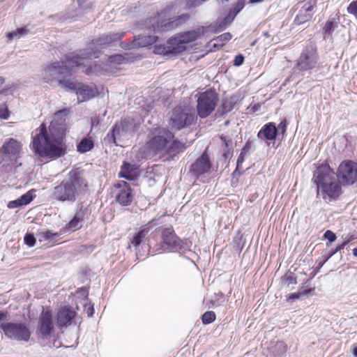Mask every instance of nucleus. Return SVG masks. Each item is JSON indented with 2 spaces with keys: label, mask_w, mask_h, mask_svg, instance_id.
<instances>
[{
  "label": "nucleus",
  "mask_w": 357,
  "mask_h": 357,
  "mask_svg": "<svg viewBox=\"0 0 357 357\" xmlns=\"http://www.w3.org/2000/svg\"><path fill=\"white\" fill-rule=\"evenodd\" d=\"M161 238V242L154 247L155 252H178L183 248V241L177 236L172 227L162 230Z\"/></svg>",
  "instance_id": "8"
},
{
  "label": "nucleus",
  "mask_w": 357,
  "mask_h": 357,
  "mask_svg": "<svg viewBox=\"0 0 357 357\" xmlns=\"http://www.w3.org/2000/svg\"><path fill=\"white\" fill-rule=\"evenodd\" d=\"M314 289L312 288L303 289V287H301L299 289L301 295H305V296H308V295L311 294L314 291Z\"/></svg>",
  "instance_id": "46"
},
{
  "label": "nucleus",
  "mask_w": 357,
  "mask_h": 357,
  "mask_svg": "<svg viewBox=\"0 0 357 357\" xmlns=\"http://www.w3.org/2000/svg\"><path fill=\"white\" fill-rule=\"evenodd\" d=\"M150 231V227L147 225H143L140 230L136 233L132 240V243L135 247L139 245L145 238L146 235Z\"/></svg>",
  "instance_id": "30"
},
{
  "label": "nucleus",
  "mask_w": 357,
  "mask_h": 357,
  "mask_svg": "<svg viewBox=\"0 0 357 357\" xmlns=\"http://www.w3.org/2000/svg\"><path fill=\"white\" fill-rule=\"evenodd\" d=\"M337 252H335V250H333V252H331V254L330 255V256L328 257H331V256H333V255H335Z\"/></svg>",
  "instance_id": "56"
},
{
  "label": "nucleus",
  "mask_w": 357,
  "mask_h": 357,
  "mask_svg": "<svg viewBox=\"0 0 357 357\" xmlns=\"http://www.w3.org/2000/svg\"><path fill=\"white\" fill-rule=\"evenodd\" d=\"M188 19V16L187 15H182L178 17L165 20L162 14H159L158 16L151 18L149 24L155 32H162L174 29Z\"/></svg>",
  "instance_id": "10"
},
{
  "label": "nucleus",
  "mask_w": 357,
  "mask_h": 357,
  "mask_svg": "<svg viewBox=\"0 0 357 357\" xmlns=\"http://www.w3.org/2000/svg\"><path fill=\"white\" fill-rule=\"evenodd\" d=\"M235 17L232 15L231 12H230L227 17H225L223 20H218L217 21V30L216 31H222L227 28L228 25H229Z\"/></svg>",
  "instance_id": "33"
},
{
  "label": "nucleus",
  "mask_w": 357,
  "mask_h": 357,
  "mask_svg": "<svg viewBox=\"0 0 357 357\" xmlns=\"http://www.w3.org/2000/svg\"><path fill=\"white\" fill-rule=\"evenodd\" d=\"M93 308L91 307V308H89L88 309V311H87V313H88V315L90 317V316H92L93 314Z\"/></svg>",
  "instance_id": "54"
},
{
  "label": "nucleus",
  "mask_w": 357,
  "mask_h": 357,
  "mask_svg": "<svg viewBox=\"0 0 357 357\" xmlns=\"http://www.w3.org/2000/svg\"><path fill=\"white\" fill-rule=\"evenodd\" d=\"M6 317V314L2 312H0V321Z\"/></svg>",
  "instance_id": "53"
},
{
  "label": "nucleus",
  "mask_w": 357,
  "mask_h": 357,
  "mask_svg": "<svg viewBox=\"0 0 357 357\" xmlns=\"http://www.w3.org/2000/svg\"><path fill=\"white\" fill-rule=\"evenodd\" d=\"M195 120L194 109L188 104H179L172 110L169 126L172 129L179 130L192 125Z\"/></svg>",
  "instance_id": "6"
},
{
  "label": "nucleus",
  "mask_w": 357,
  "mask_h": 357,
  "mask_svg": "<svg viewBox=\"0 0 357 357\" xmlns=\"http://www.w3.org/2000/svg\"><path fill=\"white\" fill-rule=\"evenodd\" d=\"M186 48L185 45L182 42L178 35L168 40L167 47L163 48L160 53L164 54H177L183 52Z\"/></svg>",
  "instance_id": "21"
},
{
  "label": "nucleus",
  "mask_w": 357,
  "mask_h": 357,
  "mask_svg": "<svg viewBox=\"0 0 357 357\" xmlns=\"http://www.w3.org/2000/svg\"><path fill=\"white\" fill-rule=\"evenodd\" d=\"M317 60L316 47L313 45H307L298 60L297 67L300 70L312 69L316 66Z\"/></svg>",
  "instance_id": "14"
},
{
  "label": "nucleus",
  "mask_w": 357,
  "mask_h": 357,
  "mask_svg": "<svg viewBox=\"0 0 357 357\" xmlns=\"http://www.w3.org/2000/svg\"><path fill=\"white\" fill-rule=\"evenodd\" d=\"M123 36V32L107 33L101 34L93 40L86 50H89V51H91V50L93 51H96L95 49L97 47L105 45H109L113 42H116L120 40Z\"/></svg>",
  "instance_id": "17"
},
{
  "label": "nucleus",
  "mask_w": 357,
  "mask_h": 357,
  "mask_svg": "<svg viewBox=\"0 0 357 357\" xmlns=\"http://www.w3.org/2000/svg\"><path fill=\"white\" fill-rule=\"evenodd\" d=\"M264 0H249L250 3H259L262 2Z\"/></svg>",
  "instance_id": "52"
},
{
  "label": "nucleus",
  "mask_w": 357,
  "mask_h": 357,
  "mask_svg": "<svg viewBox=\"0 0 357 357\" xmlns=\"http://www.w3.org/2000/svg\"><path fill=\"white\" fill-rule=\"evenodd\" d=\"M24 241L26 245L33 247L36 244V238L31 234H26L24 236Z\"/></svg>",
  "instance_id": "40"
},
{
  "label": "nucleus",
  "mask_w": 357,
  "mask_h": 357,
  "mask_svg": "<svg viewBox=\"0 0 357 357\" xmlns=\"http://www.w3.org/2000/svg\"><path fill=\"white\" fill-rule=\"evenodd\" d=\"M75 84L73 88H67L66 90L75 92L77 95L79 102H84L94 98L98 94V89L93 84H84L78 83L73 79Z\"/></svg>",
  "instance_id": "15"
},
{
  "label": "nucleus",
  "mask_w": 357,
  "mask_h": 357,
  "mask_svg": "<svg viewBox=\"0 0 357 357\" xmlns=\"http://www.w3.org/2000/svg\"><path fill=\"white\" fill-rule=\"evenodd\" d=\"M285 280L288 282V285L292 284H296V280L293 273L287 274L285 275Z\"/></svg>",
  "instance_id": "44"
},
{
  "label": "nucleus",
  "mask_w": 357,
  "mask_h": 357,
  "mask_svg": "<svg viewBox=\"0 0 357 357\" xmlns=\"http://www.w3.org/2000/svg\"><path fill=\"white\" fill-rule=\"evenodd\" d=\"M211 168V162L208 156L206 153H204L191 165L190 171L196 176H199L208 173Z\"/></svg>",
  "instance_id": "19"
},
{
  "label": "nucleus",
  "mask_w": 357,
  "mask_h": 357,
  "mask_svg": "<svg viewBox=\"0 0 357 357\" xmlns=\"http://www.w3.org/2000/svg\"><path fill=\"white\" fill-rule=\"evenodd\" d=\"M9 116V112L7 107L4 105L0 107V118L7 119Z\"/></svg>",
  "instance_id": "42"
},
{
  "label": "nucleus",
  "mask_w": 357,
  "mask_h": 357,
  "mask_svg": "<svg viewBox=\"0 0 357 357\" xmlns=\"http://www.w3.org/2000/svg\"><path fill=\"white\" fill-rule=\"evenodd\" d=\"M157 37L155 36L139 35L134 42L135 46L146 47L155 43Z\"/></svg>",
  "instance_id": "28"
},
{
  "label": "nucleus",
  "mask_w": 357,
  "mask_h": 357,
  "mask_svg": "<svg viewBox=\"0 0 357 357\" xmlns=\"http://www.w3.org/2000/svg\"><path fill=\"white\" fill-rule=\"evenodd\" d=\"M119 192L116 195V200L121 205H130L132 201V190L130 185L126 181H121L118 183Z\"/></svg>",
  "instance_id": "20"
},
{
  "label": "nucleus",
  "mask_w": 357,
  "mask_h": 357,
  "mask_svg": "<svg viewBox=\"0 0 357 357\" xmlns=\"http://www.w3.org/2000/svg\"><path fill=\"white\" fill-rule=\"evenodd\" d=\"M66 109L54 114V119L47 130L44 123L39 128V132L33 139L32 149L42 158L55 159L66 153L63 139L66 131V120L68 115Z\"/></svg>",
  "instance_id": "1"
},
{
  "label": "nucleus",
  "mask_w": 357,
  "mask_h": 357,
  "mask_svg": "<svg viewBox=\"0 0 357 357\" xmlns=\"http://www.w3.org/2000/svg\"><path fill=\"white\" fill-rule=\"evenodd\" d=\"M245 151H246V146H245L243 149L242 151L241 152V153L237 159V162H236L237 165H236V169L235 170V172L237 171V169L240 167V166L242 165V163L244 161Z\"/></svg>",
  "instance_id": "41"
},
{
  "label": "nucleus",
  "mask_w": 357,
  "mask_h": 357,
  "mask_svg": "<svg viewBox=\"0 0 357 357\" xmlns=\"http://www.w3.org/2000/svg\"><path fill=\"white\" fill-rule=\"evenodd\" d=\"M277 132L275 123H268L261 128L257 134V137L261 140H273L275 139Z\"/></svg>",
  "instance_id": "24"
},
{
  "label": "nucleus",
  "mask_w": 357,
  "mask_h": 357,
  "mask_svg": "<svg viewBox=\"0 0 357 357\" xmlns=\"http://www.w3.org/2000/svg\"><path fill=\"white\" fill-rule=\"evenodd\" d=\"M313 181L324 199H335L342 192L341 183L328 164H321L317 167Z\"/></svg>",
  "instance_id": "5"
},
{
  "label": "nucleus",
  "mask_w": 357,
  "mask_h": 357,
  "mask_svg": "<svg viewBox=\"0 0 357 357\" xmlns=\"http://www.w3.org/2000/svg\"><path fill=\"white\" fill-rule=\"evenodd\" d=\"M135 130L133 121L125 119L119 124H116L112 132H109L104 139L107 144L119 145V142H123L128 139Z\"/></svg>",
  "instance_id": "7"
},
{
  "label": "nucleus",
  "mask_w": 357,
  "mask_h": 357,
  "mask_svg": "<svg viewBox=\"0 0 357 357\" xmlns=\"http://www.w3.org/2000/svg\"><path fill=\"white\" fill-rule=\"evenodd\" d=\"M231 38V34L229 32H226L218 37L213 38L211 43H212L213 48L219 49L222 47L227 42L230 40Z\"/></svg>",
  "instance_id": "29"
},
{
  "label": "nucleus",
  "mask_w": 357,
  "mask_h": 357,
  "mask_svg": "<svg viewBox=\"0 0 357 357\" xmlns=\"http://www.w3.org/2000/svg\"><path fill=\"white\" fill-rule=\"evenodd\" d=\"M235 103V100L233 98H230L228 100H225L222 104V109L225 112H229L233 109L234 104Z\"/></svg>",
  "instance_id": "39"
},
{
  "label": "nucleus",
  "mask_w": 357,
  "mask_h": 357,
  "mask_svg": "<svg viewBox=\"0 0 357 357\" xmlns=\"http://www.w3.org/2000/svg\"><path fill=\"white\" fill-rule=\"evenodd\" d=\"M309 280L306 281L305 284H307L308 283Z\"/></svg>",
  "instance_id": "57"
},
{
  "label": "nucleus",
  "mask_w": 357,
  "mask_h": 357,
  "mask_svg": "<svg viewBox=\"0 0 357 357\" xmlns=\"http://www.w3.org/2000/svg\"><path fill=\"white\" fill-rule=\"evenodd\" d=\"M54 329L52 314L50 311H43L38 321L39 335L45 339L48 338Z\"/></svg>",
  "instance_id": "18"
},
{
  "label": "nucleus",
  "mask_w": 357,
  "mask_h": 357,
  "mask_svg": "<svg viewBox=\"0 0 357 357\" xmlns=\"http://www.w3.org/2000/svg\"><path fill=\"white\" fill-rule=\"evenodd\" d=\"M218 101V95L215 91L209 89L199 94L197 99V114L201 118H205L214 110Z\"/></svg>",
  "instance_id": "9"
},
{
  "label": "nucleus",
  "mask_w": 357,
  "mask_h": 357,
  "mask_svg": "<svg viewBox=\"0 0 357 357\" xmlns=\"http://www.w3.org/2000/svg\"><path fill=\"white\" fill-rule=\"evenodd\" d=\"M324 237L328 240L329 243H332L333 241H335L336 239V236L335 234L331 231V230H327L325 233H324Z\"/></svg>",
  "instance_id": "43"
},
{
  "label": "nucleus",
  "mask_w": 357,
  "mask_h": 357,
  "mask_svg": "<svg viewBox=\"0 0 357 357\" xmlns=\"http://www.w3.org/2000/svg\"><path fill=\"white\" fill-rule=\"evenodd\" d=\"M220 139L222 141V144L225 146V149L227 150H224L223 155L225 158L227 157V153L229 152V149L231 148L232 142L231 139L225 135H222L220 137Z\"/></svg>",
  "instance_id": "35"
},
{
  "label": "nucleus",
  "mask_w": 357,
  "mask_h": 357,
  "mask_svg": "<svg viewBox=\"0 0 357 357\" xmlns=\"http://www.w3.org/2000/svg\"><path fill=\"white\" fill-rule=\"evenodd\" d=\"M353 354L355 357H357V347H354L353 349Z\"/></svg>",
  "instance_id": "55"
},
{
  "label": "nucleus",
  "mask_w": 357,
  "mask_h": 357,
  "mask_svg": "<svg viewBox=\"0 0 357 357\" xmlns=\"http://www.w3.org/2000/svg\"><path fill=\"white\" fill-rule=\"evenodd\" d=\"M202 322L204 324H208L212 323L215 319V314L213 311L206 312L202 317Z\"/></svg>",
  "instance_id": "36"
},
{
  "label": "nucleus",
  "mask_w": 357,
  "mask_h": 357,
  "mask_svg": "<svg viewBox=\"0 0 357 357\" xmlns=\"http://www.w3.org/2000/svg\"><path fill=\"white\" fill-rule=\"evenodd\" d=\"M126 59L121 54H114L108 58V62L111 64L123 63Z\"/></svg>",
  "instance_id": "37"
},
{
  "label": "nucleus",
  "mask_w": 357,
  "mask_h": 357,
  "mask_svg": "<svg viewBox=\"0 0 357 357\" xmlns=\"http://www.w3.org/2000/svg\"><path fill=\"white\" fill-rule=\"evenodd\" d=\"M29 30L25 28H19L15 31L8 33L7 36L10 40H12L15 38H20L22 36H26Z\"/></svg>",
  "instance_id": "34"
},
{
  "label": "nucleus",
  "mask_w": 357,
  "mask_h": 357,
  "mask_svg": "<svg viewBox=\"0 0 357 357\" xmlns=\"http://www.w3.org/2000/svg\"><path fill=\"white\" fill-rule=\"evenodd\" d=\"M337 179L342 185H352L357 181V163L351 160L342 161L337 169Z\"/></svg>",
  "instance_id": "12"
},
{
  "label": "nucleus",
  "mask_w": 357,
  "mask_h": 357,
  "mask_svg": "<svg viewBox=\"0 0 357 357\" xmlns=\"http://www.w3.org/2000/svg\"><path fill=\"white\" fill-rule=\"evenodd\" d=\"M347 243V241H344L342 244L338 245L335 248V252H338V251L343 250Z\"/></svg>",
  "instance_id": "51"
},
{
  "label": "nucleus",
  "mask_w": 357,
  "mask_h": 357,
  "mask_svg": "<svg viewBox=\"0 0 357 357\" xmlns=\"http://www.w3.org/2000/svg\"><path fill=\"white\" fill-rule=\"evenodd\" d=\"M0 328L5 335L12 340L27 342L31 335L29 328L23 324L2 323Z\"/></svg>",
  "instance_id": "11"
},
{
  "label": "nucleus",
  "mask_w": 357,
  "mask_h": 357,
  "mask_svg": "<svg viewBox=\"0 0 357 357\" xmlns=\"http://www.w3.org/2000/svg\"><path fill=\"white\" fill-rule=\"evenodd\" d=\"M81 51H85L86 53L91 52L92 54L86 56H79L77 60H79L81 63H84V64L81 66H75V67H79L82 68V71L88 75H103L107 69L105 68L102 65L93 63L90 60L92 57H98V51H89V50H82Z\"/></svg>",
  "instance_id": "13"
},
{
  "label": "nucleus",
  "mask_w": 357,
  "mask_h": 357,
  "mask_svg": "<svg viewBox=\"0 0 357 357\" xmlns=\"http://www.w3.org/2000/svg\"><path fill=\"white\" fill-rule=\"evenodd\" d=\"M100 123V118L99 116H93L91 118V126L95 127L97 126Z\"/></svg>",
  "instance_id": "49"
},
{
  "label": "nucleus",
  "mask_w": 357,
  "mask_h": 357,
  "mask_svg": "<svg viewBox=\"0 0 357 357\" xmlns=\"http://www.w3.org/2000/svg\"><path fill=\"white\" fill-rule=\"evenodd\" d=\"M91 54V52L86 53L85 51H78L67 54L64 61L54 62L45 68L43 73V79L51 85L57 84L66 89L75 87L71 78L70 69L75 66L84 64L77 60L79 56L85 55L89 56Z\"/></svg>",
  "instance_id": "2"
},
{
  "label": "nucleus",
  "mask_w": 357,
  "mask_h": 357,
  "mask_svg": "<svg viewBox=\"0 0 357 357\" xmlns=\"http://www.w3.org/2000/svg\"><path fill=\"white\" fill-rule=\"evenodd\" d=\"M300 291H298V292L297 293L290 294L288 296V299L294 301L296 299H298L300 298Z\"/></svg>",
  "instance_id": "48"
},
{
  "label": "nucleus",
  "mask_w": 357,
  "mask_h": 357,
  "mask_svg": "<svg viewBox=\"0 0 357 357\" xmlns=\"http://www.w3.org/2000/svg\"><path fill=\"white\" fill-rule=\"evenodd\" d=\"M93 142L91 139L84 138L77 145V151L80 153H86L93 148Z\"/></svg>",
  "instance_id": "32"
},
{
  "label": "nucleus",
  "mask_w": 357,
  "mask_h": 357,
  "mask_svg": "<svg viewBox=\"0 0 357 357\" xmlns=\"http://www.w3.org/2000/svg\"><path fill=\"white\" fill-rule=\"evenodd\" d=\"M33 193L31 191H29L26 193L22 195L20 198L10 201L8 204L9 208H15L20 206H25L29 204L33 200Z\"/></svg>",
  "instance_id": "26"
},
{
  "label": "nucleus",
  "mask_w": 357,
  "mask_h": 357,
  "mask_svg": "<svg viewBox=\"0 0 357 357\" xmlns=\"http://www.w3.org/2000/svg\"><path fill=\"white\" fill-rule=\"evenodd\" d=\"M199 33H200L199 30H192L177 35L181 39L182 42H183L184 44L186 45V44L197 40V38L199 36Z\"/></svg>",
  "instance_id": "31"
},
{
  "label": "nucleus",
  "mask_w": 357,
  "mask_h": 357,
  "mask_svg": "<svg viewBox=\"0 0 357 357\" xmlns=\"http://www.w3.org/2000/svg\"><path fill=\"white\" fill-rule=\"evenodd\" d=\"M286 128H287V125H286V123L285 121H282L280 122V123L278 125L277 130L278 131H281L282 133H284L285 131H286Z\"/></svg>",
  "instance_id": "47"
},
{
  "label": "nucleus",
  "mask_w": 357,
  "mask_h": 357,
  "mask_svg": "<svg viewBox=\"0 0 357 357\" xmlns=\"http://www.w3.org/2000/svg\"><path fill=\"white\" fill-rule=\"evenodd\" d=\"M185 149V144L174 139V135L165 129L155 130V135L146 143L142 150L145 158H151L155 155H176Z\"/></svg>",
  "instance_id": "3"
},
{
  "label": "nucleus",
  "mask_w": 357,
  "mask_h": 357,
  "mask_svg": "<svg viewBox=\"0 0 357 357\" xmlns=\"http://www.w3.org/2000/svg\"><path fill=\"white\" fill-rule=\"evenodd\" d=\"M333 22H328L324 26L325 32L329 33L331 32V30L333 29Z\"/></svg>",
  "instance_id": "50"
},
{
  "label": "nucleus",
  "mask_w": 357,
  "mask_h": 357,
  "mask_svg": "<svg viewBox=\"0 0 357 357\" xmlns=\"http://www.w3.org/2000/svg\"><path fill=\"white\" fill-rule=\"evenodd\" d=\"M244 61V57L241 54L237 55L234 60V64L236 66H241Z\"/></svg>",
  "instance_id": "45"
},
{
  "label": "nucleus",
  "mask_w": 357,
  "mask_h": 357,
  "mask_svg": "<svg viewBox=\"0 0 357 357\" xmlns=\"http://www.w3.org/2000/svg\"><path fill=\"white\" fill-rule=\"evenodd\" d=\"M75 316V312L68 306H65L58 312L56 324L59 328L67 326Z\"/></svg>",
  "instance_id": "23"
},
{
  "label": "nucleus",
  "mask_w": 357,
  "mask_h": 357,
  "mask_svg": "<svg viewBox=\"0 0 357 357\" xmlns=\"http://www.w3.org/2000/svg\"><path fill=\"white\" fill-rule=\"evenodd\" d=\"M68 180L57 184L52 190V198L62 202L73 203L80 194L85 192L88 183L82 174L78 171H71Z\"/></svg>",
  "instance_id": "4"
},
{
  "label": "nucleus",
  "mask_w": 357,
  "mask_h": 357,
  "mask_svg": "<svg viewBox=\"0 0 357 357\" xmlns=\"http://www.w3.org/2000/svg\"><path fill=\"white\" fill-rule=\"evenodd\" d=\"M244 6L245 0H238L236 5L234 6L233 10H231L230 12H231L232 15H234V17H236V15L239 13L241 10H243Z\"/></svg>",
  "instance_id": "38"
},
{
  "label": "nucleus",
  "mask_w": 357,
  "mask_h": 357,
  "mask_svg": "<svg viewBox=\"0 0 357 357\" xmlns=\"http://www.w3.org/2000/svg\"><path fill=\"white\" fill-rule=\"evenodd\" d=\"M87 212V208L82 206L75 213L71 220L66 224L65 229L67 231H75L82 227V222L84 216Z\"/></svg>",
  "instance_id": "22"
},
{
  "label": "nucleus",
  "mask_w": 357,
  "mask_h": 357,
  "mask_svg": "<svg viewBox=\"0 0 357 357\" xmlns=\"http://www.w3.org/2000/svg\"><path fill=\"white\" fill-rule=\"evenodd\" d=\"M22 144L17 139L10 138L5 142L0 149V153L3 154V160L6 162H13L19 157Z\"/></svg>",
  "instance_id": "16"
},
{
  "label": "nucleus",
  "mask_w": 357,
  "mask_h": 357,
  "mask_svg": "<svg viewBox=\"0 0 357 357\" xmlns=\"http://www.w3.org/2000/svg\"><path fill=\"white\" fill-rule=\"evenodd\" d=\"M119 175L129 181L135 180L138 176L137 167L135 165L124 162Z\"/></svg>",
  "instance_id": "25"
},
{
  "label": "nucleus",
  "mask_w": 357,
  "mask_h": 357,
  "mask_svg": "<svg viewBox=\"0 0 357 357\" xmlns=\"http://www.w3.org/2000/svg\"><path fill=\"white\" fill-rule=\"evenodd\" d=\"M58 237L57 233H52L50 230L41 231L36 235V238L40 242L47 241L52 243H56L58 241Z\"/></svg>",
  "instance_id": "27"
}]
</instances>
